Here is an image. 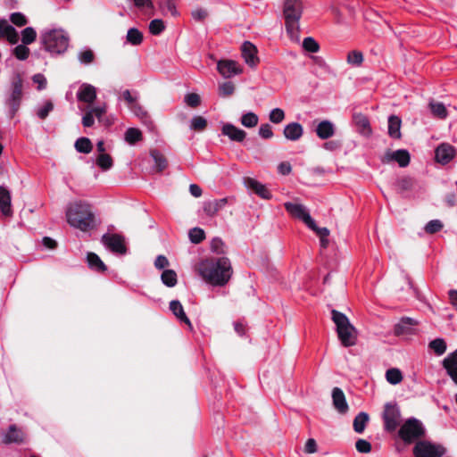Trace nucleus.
Segmentation results:
<instances>
[{
    "mask_svg": "<svg viewBox=\"0 0 457 457\" xmlns=\"http://www.w3.org/2000/svg\"><path fill=\"white\" fill-rule=\"evenodd\" d=\"M53 110L54 104L47 100L42 105L37 107L36 114L40 120H45Z\"/></svg>",
    "mask_w": 457,
    "mask_h": 457,
    "instance_id": "nucleus-41",
    "label": "nucleus"
},
{
    "mask_svg": "<svg viewBox=\"0 0 457 457\" xmlns=\"http://www.w3.org/2000/svg\"><path fill=\"white\" fill-rule=\"evenodd\" d=\"M303 47L305 51L310 53H317L320 49L318 42L312 37L303 39Z\"/></svg>",
    "mask_w": 457,
    "mask_h": 457,
    "instance_id": "nucleus-49",
    "label": "nucleus"
},
{
    "mask_svg": "<svg viewBox=\"0 0 457 457\" xmlns=\"http://www.w3.org/2000/svg\"><path fill=\"white\" fill-rule=\"evenodd\" d=\"M331 319L336 324L338 338L342 345L345 347L354 345L357 338V331L350 323L346 315L338 311L332 310Z\"/></svg>",
    "mask_w": 457,
    "mask_h": 457,
    "instance_id": "nucleus-4",
    "label": "nucleus"
},
{
    "mask_svg": "<svg viewBox=\"0 0 457 457\" xmlns=\"http://www.w3.org/2000/svg\"><path fill=\"white\" fill-rule=\"evenodd\" d=\"M96 164L103 170H108L112 167V159L107 154H99L96 158Z\"/></svg>",
    "mask_w": 457,
    "mask_h": 457,
    "instance_id": "nucleus-46",
    "label": "nucleus"
},
{
    "mask_svg": "<svg viewBox=\"0 0 457 457\" xmlns=\"http://www.w3.org/2000/svg\"><path fill=\"white\" fill-rule=\"evenodd\" d=\"M135 6L140 10H146L150 15L154 14V6L151 0H132Z\"/></svg>",
    "mask_w": 457,
    "mask_h": 457,
    "instance_id": "nucleus-50",
    "label": "nucleus"
},
{
    "mask_svg": "<svg viewBox=\"0 0 457 457\" xmlns=\"http://www.w3.org/2000/svg\"><path fill=\"white\" fill-rule=\"evenodd\" d=\"M151 156L154 162V170L157 172L162 171L167 167V161L159 151H151Z\"/></svg>",
    "mask_w": 457,
    "mask_h": 457,
    "instance_id": "nucleus-35",
    "label": "nucleus"
},
{
    "mask_svg": "<svg viewBox=\"0 0 457 457\" xmlns=\"http://www.w3.org/2000/svg\"><path fill=\"white\" fill-rule=\"evenodd\" d=\"M401 119L398 116L391 115L388 118V134L393 138L401 137Z\"/></svg>",
    "mask_w": 457,
    "mask_h": 457,
    "instance_id": "nucleus-28",
    "label": "nucleus"
},
{
    "mask_svg": "<svg viewBox=\"0 0 457 457\" xmlns=\"http://www.w3.org/2000/svg\"><path fill=\"white\" fill-rule=\"evenodd\" d=\"M443 223L439 220H432L425 226V231L428 234H434L441 230Z\"/></svg>",
    "mask_w": 457,
    "mask_h": 457,
    "instance_id": "nucleus-54",
    "label": "nucleus"
},
{
    "mask_svg": "<svg viewBox=\"0 0 457 457\" xmlns=\"http://www.w3.org/2000/svg\"><path fill=\"white\" fill-rule=\"evenodd\" d=\"M125 141L129 145H135L142 140V132L136 128H129L125 132Z\"/></svg>",
    "mask_w": 457,
    "mask_h": 457,
    "instance_id": "nucleus-34",
    "label": "nucleus"
},
{
    "mask_svg": "<svg viewBox=\"0 0 457 457\" xmlns=\"http://www.w3.org/2000/svg\"><path fill=\"white\" fill-rule=\"evenodd\" d=\"M223 241L219 237L213 238L211 242V250L216 254L223 253Z\"/></svg>",
    "mask_w": 457,
    "mask_h": 457,
    "instance_id": "nucleus-61",
    "label": "nucleus"
},
{
    "mask_svg": "<svg viewBox=\"0 0 457 457\" xmlns=\"http://www.w3.org/2000/svg\"><path fill=\"white\" fill-rule=\"evenodd\" d=\"M170 310L181 322H185L189 328H192V324L186 315L184 308L179 301L172 300L170 303Z\"/></svg>",
    "mask_w": 457,
    "mask_h": 457,
    "instance_id": "nucleus-26",
    "label": "nucleus"
},
{
    "mask_svg": "<svg viewBox=\"0 0 457 457\" xmlns=\"http://www.w3.org/2000/svg\"><path fill=\"white\" fill-rule=\"evenodd\" d=\"M410 154L406 150L388 151L383 156L382 162L388 163L396 162L400 167H406L410 163Z\"/></svg>",
    "mask_w": 457,
    "mask_h": 457,
    "instance_id": "nucleus-13",
    "label": "nucleus"
},
{
    "mask_svg": "<svg viewBox=\"0 0 457 457\" xmlns=\"http://www.w3.org/2000/svg\"><path fill=\"white\" fill-rule=\"evenodd\" d=\"M418 321L409 317H403L395 324L394 333L395 336H410L416 334L415 327Z\"/></svg>",
    "mask_w": 457,
    "mask_h": 457,
    "instance_id": "nucleus-12",
    "label": "nucleus"
},
{
    "mask_svg": "<svg viewBox=\"0 0 457 457\" xmlns=\"http://www.w3.org/2000/svg\"><path fill=\"white\" fill-rule=\"evenodd\" d=\"M235 86L232 82L227 81L219 86V92L220 96H228L234 93Z\"/></svg>",
    "mask_w": 457,
    "mask_h": 457,
    "instance_id": "nucleus-57",
    "label": "nucleus"
},
{
    "mask_svg": "<svg viewBox=\"0 0 457 457\" xmlns=\"http://www.w3.org/2000/svg\"><path fill=\"white\" fill-rule=\"evenodd\" d=\"M158 4L164 14L170 13L172 16H176L178 14L176 0H159Z\"/></svg>",
    "mask_w": 457,
    "mask_h": 457,
    "instance_id": "nucleus-38",
    "label": "nucleus"
},
{
    "mask_svg": "<svg viewBox=\"0 0 457 457\" xmlns=\"http://www.w3.org/2000/svg\"><path fill=\"white\" fill-rule=\"evenodd\" d=\"M369 421V415L366 412H360L353 420V429L356 433H362Z\"/></svg>",
    "mask_w": 457,
    "mask_h": 457,
    "instance_id": "nucleus-33",
    "label": "nucleus"
},
{
    "mask_svg": "<svg viewBox=\"0 0 457 457\" xmlns=\"http://www.w3.org/2000/svg\"><path fill=\"white\" fill-rule=\"evenodd\" d=\"M386 379L391 385H397L403 380V374L397 368H391L386 371Z\"/></svg>",
    "mask_w": 457,
    "mask_h": 457,
    "instance_id": "nucleus-37",
    "label": "nucleus"
},
{
    "mask_svg": "<svg viewBox=\"0 0 457 457\" xmlns=\"http://www.w3.org/2000/svg\"><path fill=\"white\" fill-rule=\"evenodd\" d=\"M284 206L292 217L302 220L308 228L314 227V220L311 217L309 211L304 205L287 202L284 204Z\"/></svg>",
    "mask_w": 457,
    "mask_h": 457,
    "instance_id": "nucleus-9",
    "label": "nucleus"
},
{
    "mask_svg": "<svg viewBox=\"0 0 457 457\" xmlns=\"http://www.w3.org/2000/svg\"><path fill=\"white\" fill-rule=\"evenodd\" d=\"M37 32L32 27H27L21 31V42L29 45L36 40Z\"/></svg>",
    "mask_w": 457,
    "mask_h": 457,
    "instance_id": "nucleus-44",
    "label": "nucleus"
},
{
    "mask_svg": "<svg viewBox=\"0 0 457 457\" xmlns=\"http://www.w3.org/2000/svg\"><path fill=\"white\" fill-rule=\"evenodd\" d=\"M188 237L190 241L194 244L201 243L205 237L204 231L200 228H194L190 229Z\"/></svg>",
    "mask_w": 457,
    "mask_h": 457,
    "instance_id": "nucleus-48",
    "label": "nucleus"
},
{
    "mask_svg": "<svg viewBox=\"0 0 457 457\" xmlns=\"http://www.w3.org/2000/svg\"><path fill=\"white\" fill-rule=\"evenodd\" d=\"M186 104L190 107H196L200 104V96L195 93L187 94L185 96Z\"/></svg>",
    "mask_w": 457,
    "mask_h": 457,
    "instance_id": "nucleus-62",
    "label": "nucleus"
},
{
    "mask_svg": "<svg viewBox=\"0 0 457 457\" xmlns=\"http://www.w3.org/2000/svg\"><path fill=\"white\" fill-rule=\"evenodd\" d=\"M443 366L449 377L457 385V349L444 359Z\"/></svg>",
    "mask_w": 457,
    "mask_h": 457,
    "instance_id": "nucleus-17",
    "label": "nucleus"
},
{
    "mask_svg": "<svg viewBox=\"0 0 457 457\" xmlns=\"http://www.w3.org/2000/svg\"><path fill=\"white\" fill-rule=\"evenodd\" d=\"M75 148L79 153L89 154L92 151L93 145L87 137H79L75 142Z\"/></svg>",
    "mask_w": 457,
    "mask_h": 457,
    "instance_id": "nucleus-39",
    "label": "nucleus"
},
{
    "mask_svg": "<svg viewBox=\"0 0 457 457\" xmlns=\"http://www.w3.org/2000/svg\"><path fill=\"white\" fill-rule=\"evenodd\" d=\"M315 132L319 138L328 139L335 135L336 127L332 121L324 120L318 123Z\"/></svg>",
    "mask_w": 457,
    "mask_h": 457,
    "instance_id": "nucleus-18",
    "label": "nucleus"
},
{
    "mask_svg": "<svg viewBox=\"0 0 457 457\" xmlns=\"http://www.w3.org/2000/svg\"><path fill=\"white\" fill-rule=\"evenodd\" d=\"M22 96V79L17 74L12 79L10 93L5 100V104L9 108L8 115L10 118H13L18 112Z\"/></svg>",
    "mask_w": 457,
    "mask_h": 457,
    "instance_id": "nucleus-6",
    "label": "nucleus"
},
{
    "mask_svg": "<svg viewBox=\"0 0 457 457\" xmlns=\"http://www.w3.org/2000/svg\"><path fill=\"white\" fill-rule=\"evenodd\" d=\"M353 120L356 126L360 129L361 133L369 135L370 133V121L368 118L361 113H355Z\"/></svg>",
    "mask_w": 457,
    "mask_h": 457,
    "instance_id": "nucleus-30",
    "label": "nucleus"
},
{
    "mask_svg": "<svg viewBox=\"0 0 457 457\" xmlns=\"http://www.w3.org/2000/svg\"><path fill=\"white\" fill-rule=\"evenodd\" d=\"M385 428L388 431H394L401 421L400 411L396 405L386 403L383 413Z\"/></svg>",
    "mask_w": 457,
    "mask_h": 457,
    "instance_id": "nucleus-10",
    "label": "nucleus"
},
{
    "mask_svg": "<svg viewBox=\"0 0 457 457\" xmlns=\"http://www.w3.org/2000/svg\"><path fill=\"white\" fill-rule=\"evenodd\" d=\"M425 434V428L422 423L415 419H408L399 429V436L405 444H411L422 437Z\"/></svg>",
    "mask_w": 457,
    "mask_h": 457,
    "instance_id": "nucleus-7",
    "label": "nucleus"
},
{
    "mask_svg": "<svg viewBox=\"0 0 457 457\" xmlns=\"http://www.w3.org/2000/svg\"><path fill=\"white\" fill-rule=\"evenodd\" d=\"M303 14L302 0H284L283 15L287 33L294 42L300 40L299 21Z\"/></svg>",
    "mask_w": 457,
    "mask_h": 457,
    "instance_id": "nucleus-3",
    "label": "nucleus"
},
{
    "mask_svg": "<svg viewBox=\"0 0 457 457\" xmlns=\"http://www.w3.org/2000/svg\"><path fill=\"white\" fill-rule=\"evenodd\" d=\"M414 457H442L445 453V448L428 440L418 441L412 450Z\"/></svg>",
    "mask_w": 457,
    "mask_h": 457,
    "instance_id": "nucleus-8",
    "label": "nucleus"
},
{
    "mask_svg": "<svg viewBox=\"0 0 457 457\" xmlns=\"http://www.w3.org/2000/svg\"><path fill=\"white\" fill-rule=\"evenodd\" d=\"M42 43L48 52L62 54L68 48L69 36L63 29H51L42 34Z\"/></svg>",
    "mask_w": 457,
    "mask_h": 457,
    "instance_id": "nucleus-5",
    "label": "nucleus"
},
{
    "mask_svg": "<svg viewBox=\"0 0 457 457\" xmlns=\"http://www.w3.org/2000/svg\"><path fill=\"white\" fill-rule=\"evenodd\" d=\"M102 243L112 252L123 254L126 253L123 238L117 234H104Z\"/></svg>",
    "mask_w": 457,
    "mask_h": 457,
    "instance_id": "nucleus-11",
    "label": "nucleus"
},
{
    "mask_svg": "<svg viewBox=\"0 0 457 457\" xmlns=\"http://www.w3.org/2000/svg\"><path fill=\"white\" fill-rule=\"evenodd\" d=\"M0 209L4 216H11V195L10 192L4 187H0Z\"/></svg>",
    "mask_w": 457,
    "mask_h": 457,
    "instance_id": "nucleus-25",
    "label": "nucleus"
},
{
    "mask_svg": "<svg viewBox=\"0 0 457 457\" xmlns=\"http://www.w3.org/2000/svg\"><path fill=\"white\" fill-rule=\"evenodd\" d=\"M66 218L71 227L81 231H87L96 226L91 206L82 201H76L68 205Z\"/></svg>",
    "mask_w": 457,
    "mask_h": 457,
    "instance_id": "nucleus-2",
    "label": "nucleus"
},
{
    "mask_svg": "<svg viewBox=\"0 0 457 457\" xmlns=\"http://www.w3.org/2000/svg\"><path fill=\"white\" fill-rule=\"evenodd\" d=\"M88 266L91 270L98 272L106 270L105 264L102 262L99 256L95 253H88L87 256Z\"/></svg>",
    "mask_w": 457,
    "mask_h": 457,
    "instance_id": "nucleus-29",
    "label": "nucleus"
},
{
    "mask_svg": "<svg viewBox=\"0 0 457 457\" xmlns=\"http://www.w3.org/2000/svg\"><path fill=\"white\" fill-rule=\"evenodd\" d=\"M429 108L432 114L439 119H445L447 117V110L444 104L440 102L431 101L429 103Z\"/></svg>",
    "mask_w": 457,
    "mask_h": 457,
    "instance_id": "nucleus-32",
    "label": "nucleus"
},
{
    "mask_svg": "<svg viewBox=\"0 0 457 457\" xmlns=\"http://www.w3.org/2000/svg\"><path fill=\"white\" fill-rule=\"evenodd\" d=\"M222 134L228 137L232 141L242 142L246 137L245 130L238 129L231 123H226L222 126Z\"/></svg>",
    "mask_w": 457,
    "mask_h": 457,
    "instance_id": "nucleus-23",
    "label": "nucleus"
},
{
    "mask_svg": "<svg viewBox=\"0 0 457 457\" xmlns=\"http://www.w3.org/2000/svg\"><path fill=\"white\" fill-rule=\"evenodd\" d=\"M259 135L264 139H270L273 137L272 128L269 123L262 124L259 128Z\"/></svg>",
    "mask_w": 457,
    "mask_h": 457,
    "instance_id": "nucleus-59",
    "label": "nucleus"
},
{
    "mask_svg": "<svg viewBox=\"0 0 457 457\" xmlns=\"http://www.w3.org/2000/svg\"><path fill=\"white\" fill-rule=\"evenodd\" d=\"M0 38H6L12 45L19 41L17 30L5 19L0 20Z\"/></svg>",
    "mask_w": 457,
    "mask_h": 457,
    "instance_id": "nucleus-15",
    "label": "nucleus"
},
{
    "mask_svg": "<svg viewBox=\"0 0 457 457\" xmlns=\"http://www.w3.org/2000/svg\"><path fill=\"white\" fill-rule=\"evenodd\" d=\"M245 186L263 199L271 198V194L268 188L256 179L251 178L245 179Z\"/></svg>",
    "mask_w": 457,
    "mask_h": 457,
    "instance_id": "nucleus-21",
    "label": "nucleus"
},
{
    "mask_svg": "<svg viewBox=\"0 0 457 457\" xmlns=\"http://www.w3.org/2000/svg\"><path fill=\"white\" fill-rule=\"evenodd\" d=\"M284 137L290 141H297L303 135V128L298 122H290L283 129Z\"/></svg>",
    "mask_w": 457,
    "mask_h": 457,
    "instance_id": "nucleus-20",
    "label": "nucleus"
},
{
    "mask_svg": "<svg viewBox=\"0 0 457 457\" xmlns=\"http://www.w3.org/2000/svg\"><path fill=\"white\" fill-rule=\"evenodd\" d=\"M347 63L353 66H360L363 62V54L361 52L353 50L347 54Z\"/></svg>",
    "mask_w": 457,
    "mask_h": 457,
    "instance_id": "nucleus-45",
    "label": "nucleus"
},
{
    "mask_svg": "<svg viewBox=\"0 0 457 457\" xmlns=\"http://www.w3.org/2000/svg\"><path fill=\"white\" fill-rule=\"evenodd\" d=\"M285 112L281 108H274L270 112L269 120L275 124L281 123L285 119Z\"/></svg>",
    "mask_w": 457,
    "mask_h": 457,
    "instance_id": "nucleus-47",
    "label": "nucleus"
},
{
    "mask_svg": "<svg viewBox=\"0 0 457 457\" xmlns=\"http://www.w3.org/2000/svg\"><path fill=\"white\" fill-rule=\"evenodd\" d=\"M199 276L213 287H223L231 278L233 270L227 257H212L201 261L197 265Z\"/></svg>",
    "mask_w": 457,
    "mask_h": 457,
    "instance_id": "nucleus-1",
    "label": "nucleus"
},
{
    "mask_svg": "<svg viewBox=\"0 0 457 457\" xmlns=\"http://www.w3.org/2000/svg\"><path fill=\"white\" fill-rule=\"evenodd\" d=\"M164 29V22L161 19H154L149 24V30L153 35H159Z\"/></svg>",
    "mask_w": 457,
    "mask_h": 457,
    "instance_id": "nucleus-53",
    "label": "nucleus"
},
{
    "mask_svg": "<svg viewBox=\"0 0 457 457\" xmlns=\"http://www.w3.org/2000/svg\"><path fill=\"white\" fill-rule=\"evenodd\" d=\"M332 400H333L334 407L336 408V410L338 412H340L342 414L347 412V411H348V404L346 403L345 394H344V392L340 388L335 387L333 389V391H332Z\"/></svg>",
    "mask_w": 457,
    "mask_h": 457,
    "instance_id": "nucleus-24",
    "label": "nucleus"
},
{
    "mask_svg": "<svg viewBox=\"0 0 457 457\" xmlns=\"http://www.w3.org/2000/svg\"><path fill=\"white\" fill-rule=\"evenodd\" d=\"M161 279L165 286L173 287L178 282L177 273L173 270H165L161 275Z\"/></svg>",
    "mask_w": 457,
    "mask_h": 457,
    "instance_id": "nucleus-36",
    "label": "nucleus"
},
{
    "mask_svg": "<svg viewBox=\"0 0 457 457\" xmlns=\"http://www.w3.org/2000/svg\"><path fill=\"white\" fill-rule=\"evenodd\" d=\"M79 101L92 104L96 98V89L90 84L84 83L77 92Z\"/></svg>",
    "mask_w": 457,
    "mask_h": 457,
    "instance_id": "nucleus-22",
    "label": "nucleus"
},
{
    "mask_svg": "<svg viewBox=\"0 0 457 457\" xmlns=\"http://www.w3.org/2000/svg\"><path fill=\"white\" fill-rule=\"evenodd\" d=\"M241 50L245 62L251 67L255 66L259 61L255 46L248 41H245L242 45Z\"/></svg>",
    "mask_w": 457,
    "mask_h": 457,
    "instance_id": "nucleus-19",
    "label": "nucleus"
},
{
    "mask_svg": "<svg viewBox=\"0 0 457 457\" xmlns=\"http://www.w3.org/2000/svg\"><path fill=\"white\" fill-rule=\"evenodd\" d=\"M241 124L245 128H253L258 124L259 118L257 114L253 112H248L242 115Z\"/></svg>",
    "mask_w": 457,
    "mask_h": 457,
    "instance_id": "nucleus-40",
    "label": "nucleus"
},
{
    "mask_svg": "<svg viewBox=\"0 0 457 457\" xmlns=\"http://www.w3.org/2000/svg\"><path fill=\"white\" fill-rule=\"evenodd\" d=\"M227 204V199L221 198L218 200L209 201L204 204V212L208 216H214Z\"/></svg>",
    "mask_w": 457,
    "mask_h": 457,
    "instance_id": "nucleus-27",
    "label": "nucleus"
},
{
    "mask_svg": "<svg viewBox=\"0 0 457 457\" xmlns=\"http://www.w3.org/2000/svg\"><path fill=\"white\" fill-rule=\"evenodd\" d=\"M129 108L137 117L140 118L144 122L145 121L147 113L137 102L129 105Z\"/></svg>",
    "mask_w": 457,
    "mask_h": 457,
    "instance_id": "nucleus-55",
    "label": "nucleus"
},
{
    "mask_svg": "<svg viewBox=\"0 0 457 457\" xmlns=\"http://www.w3.org/2000/svg\"><path fill=\"white\" fill-rule=\"evenodd\" d=\"M79 60L81 63L89 64L94 60V53L90 49H85L79 52Z\"/></svg>",
    "mask_w": 457,
    "mask_h": 457,
    "instance_id": "nucleus-58",
    "label": "nucleus"
},
{
    "mask_svg": "<svg viewBox=\"0 0 457 457\" xmlns=\"http://www.w3.org/2000/svg\"><path fill=\"white\" fill-rule=\"evenodd\" d=\"M207 126V120L202 116L193 117L190 124V129L194 130H204Z\"/></svg>",
    "mask_w": 457,
    "mask_h": 457,
    "instance_id": "nucleus-52",
    "label": "nucleus"
},
{
    "mask_svg": "<svg viewBox=\"0 0 457 457\" xmlns=\"http://www.w3.org/2000/svg\"><path fill=\"white\" fill-rule=\"evenodd\" d=\"M355 447L359 453H367L371 451L370 443L364 439H358L355 443Z\"/></svg>",
    "mask_w": 457,
    "mask_h": 457,
    "instance_id": "nucleus-60",
    "label": "nucleus"
},
{
    "mask_svg": "<svg viewBox=\"0 0 457 457\" xmlns=\"http://www.w3.org/2000/svg\"><path fill=\"white\" fill-rule=\"evenodd\" d=\"M22 436L21 430L17 428L15 425H12L4 436V441L6 443H19L22 441Z\"/></svg>",
    "mask_w": 457,
    "mask_h": 457,
    "instance_id": "nucleus-31",
    "label": "nucleus"
},
{
    "mask_svg": "<svg viewBox=\"0 0 457 457\" xmlns=\"http://www.w3.org/2000/svg\"><path fill=\"white\" fill-rule=\"evenodd\" d=\"M127 41L133 46L140 45L143 41V34L136 28H131L127 33Z\"/></svg>",
    "mask_w": 457,
    "mask_h": 457,
    "instance_id": "nucleus-42",
    "label": "nucleus"
},
{
    "mask_svg": "<svg viewBox=\"0 0 457 457\" xmlns=\"http://www.w3.org/2000/svg\"><path fill=\"white\" fill-rule=\"evenodd\" d=\"M217 69L224 78H231L242 72V69L238 63L233 60L219 61L217 63Z\"/></svg>",
    "mask_w": 457,
    "mask_h": 457,
    "instance_id": "nucleus-14",
    "label": "nucleus"
},
{
    "mask_svg": "<svg viewBox=\"0 0 457 457\" xmlns=\"http://www.w3.org/2000/svg\"><path fill=\"white\" fill-rule=\"evenodd\" d=\"M455 155V149L449 144H441L436 149V160L443 164L448 163Z\"/></svg>",
    "mask_w": 457,
    "mask_h": 457,
    "instance_id": "nucleus-16",
    "label": "nucleus"
},
{
    "mask_svg": "<svg viewBox=\"0 0 457 457\" xmlns=\"http://www.w3.org/2000/svg\"><path fill=\"white\" fill-rule=\"evenodd\" d=\"M10 21L18 27L25 26L28 23L26 16L21 12H12Z\"/></svg>",
    "mask_w": 457,
    "mask_h": 457,
    "instance_id": "nucleus-56",
    "label": "nucleus"
},
{
    "mask_svg": "<svg viewBox=\"0 0 457 457\" xmlns=\"http://www.w3.org/2000/svg\"><path fill=\"white\" fill-rule=\"evenodd\" d=\"M13 54L15 55V57L18 60L24 61V60L28 59V57L29 55V49L24 44L18 45L13 49Z\"/></svg>",
    "mask_w": 457,
    "mask_h": 457,
    "instance_id": "nucleus-51",
    "label": "nucleus"
},
{
    "mask_svg": "<svg viewBox=\"0 0 457 457\" xmlns=\"http://www.w3.org/2000/svg\"><path fill=\"white\" fill-rule=\"evenodd\" d=\"M32 79H33L34 83L37 84L38 90H42V89L46 88V79L45 78V76L43 74H40V73L35 74L33 76Z\"/></svg>",
    "mask_w": 457,
    "mask_h": 457,
    "instance_id": "nucleus-63",
    "label": "nucleus"
},
{
    "mask_svg": "<svg viewBox=\"0 0 457 457\" xmlns=\"http://www.w3.org/2000/svg\"><path fill=\"white\" fill-rule=\"evenodd\" d=\"M94 123H95L94 115L87 109V112H85L84 116L82 117V124L84 127L90 128L94 125Z\"/></svg>",
    "mask_w": 457,
    "mask_h": 457,
    "instance_id": "nucleus-64",
    "label": "nucleus"
},
{
    "mask_svg": "<svg viewBox=\"0 0 457 457\" xmlns=\"http://www.w3.org/2000/svg\"><path fill=\"white\" fill-rule=\"evenodd\" d=\"M428 346L437 355H442L446 351V344L443 338H436L432 340Z\"/></svg>",
    "mask_w": 457,
    "mask_h": 457,
    "instance_id": "nucleus-43",
    "label": "nucleus"
}]
</instances>
